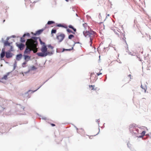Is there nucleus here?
Returning a JSON list of instances; mask_svg holds the SVG:
<instances>
[{"label": "nucleus", "instance_id": "f257e3e1", "mask_svg": "<svg viewBox=\"0 0 151 151\" xmlns=\"http://www.w3.org/2000/svg\"><path fill=\"white\" fill-rule=\"evenodd\" d=\"M41 50L42 52L37 53V54L38 56L42 57H44L47 55L51 56L53 54L54 51L49 52L47 51V46H42Z\"/></svg>", "mask_w": 151, "mask_h": 151}, {"label": "nucleus", "instance_id": "f03ea898", "mask_svg": "<svg viewBox=\"0 0 151 151\" xmlns=\"http://www.w3.org/2000/svg\"><path fill=\"white\" fill-rule=\"evenodd\" d=\"M84 35L86 37H90L89 43H92L93 38V36L96 34V32L90 29V31H84L83 32Z\"/></svg>", "mask_w": 151, "mask_h": 151}, {"label": "nucleus", "instance_id": "7ed1b4c3", "mask_svg": "<svg viewBox=\"0 0 151 151\" xmlns=\"http://www.w3.org/2000/svg\"><path fill=\"white\" fill-rule=\"evenodd\" d=\"M136 125L134 124H132L130 125L129 126V131L130 132L132 133H134L136 134V133L134 132V131H133V129H135V130L138 133H139V130L137 129H136L135 127H136Z\"/></svg>", "mask_w": 151, "mask_h": 151}, {"label": "nucleus", "instance_id": "20e7f679", "mask_svg": "<svg viewBox=\"0 0 151 151\" xmlns=\"http://www.w3.org/2000/svg\"><path fill=\"white\" fill-rule=\"evenodd\" d=\"M37 90L32 91L31 90H29L27 92L25 93L24 95V96L27 99H28L30 97L31 95L30 94L33 93L34 92L36 91Z\"/></svg>", "mask_w": 151, "mask_h": 151}, {"label": "nucleus", "instance_id": "39448f33", "mask_svg": "<svg viewBox=\"0 0 151 151\" xmlns=\"http://www.w3.org/2000/svg\"><path fill=\"white\" fill-rule=\"evenodd\" d=\"M65 37V35L64 34H61L57 36V39L59 40V42H61Z\"/></svg>", "mask_w": 151, "mask_h": 151}, {"label": "nucleus", "instance_id": "423d86ee", "mask_svg": "<svg viewBox=\"0 0 151 151\" xmlns=\"http://www.w3.org/2000/svg\"><path fill=\"white\" fill-rule=\"evenodd\" d=\"M16 46L18 47L20 50H22L24 48L25 45L24 44L20 43L18 44L17 43H16Z\"/></svg>", "mask_w": 151, "mask_h": 151}, {"label": "nucleus", "instance_id": "0eeeda50", "mask_svg": "<svg viewBox=\"0 0 151 151\" xmlns=\"http://www.w3.org/2000/svg\"><path fill=\"white\" fill-rule=\"evenodd\" d=\"M6 57L7 58H10L12 57L13 54L10 51H8L6 52Z\"/></svg>", "mask_w": 151, "mask_h": 151}, {"label": "nucleus", "instance_id": "6e6552de", "mask_svg": "<svg viewBox=\"0 0 151 151\" xmlns=\"http://www.w3.org/2000/svg\"><path fill=\"white\" fill-rule=\"evenodd\" d=\"M44 29H39L35 33H32V35L34 36H37L40 35L44 30Z\"/></svg>", "mask_w": 151, "mask_h": 151}, {"label": "nucleus", "instance_id": "1a4fd4ad", "mask_svg": "<svg viewBox=\"0 0 151 151\" xmlns=\"http://www.w3.org/2000/svg\"><path fill=\"white\" fill-rule=\"evenodd\" d=\"M23 55L22 53H19L17 54L16 57V60L20 61L22 58Z\"/></svg>", "mask_w": 151, "mask_h": 151}, {"label": "nucleus", "instance_id": "9d476101", "mask_svg": "<svg viewBox=\"0 0 151 151\" xmlns=\"http://www.w3.org/2000/svg\"><path fill=\"white\" fill-rule=\"evenodd\" d=\"M2 42L4 43V46H10L11 45V44L12 43V42H9L7 41H4V40L3 38H2L1 39Z\"/></svg>", "mask_w": 151, "mask_h": 151}, {"label": "nucleus", "instance_id": "9b49d317", "mask_svg": "<svg viewBox=\"0 0 151 151\" xmlns=\"http://www.w3.org/2000/svg\"><path fill=\"white\" fill-rule=\"evenodd\" d=\"M24 57V59L25 61L27 62L31 59V57L28 55H25L24 54L23 55Z\"/></svg>", "mask_w": 151, "mask_h": 151}, {"label": "nucleus", "instance_id": "f8f14e48", "mask_svg": "<svg viewBox=\"0 0 151 151\" xmlns=\"http://www.w3.org/2000/svg\"><path fill=\"white\" fill-rule=\"evenodd\" d=\"M6 109L4 105L0 103V113L3 111L5 109Z\"/></svg>", "mask_w": 151, "mask_h": 151}, {"label": "nucleus", "instance_id": "ddd939ff", "mask_svg": "<svg viewBox=\"0 0 151 151\" xmlns=\"http://www.w3.org/2000/svg\"><path fill=\"white\" fill-rule=\"evenodd\" d=\"M31 51V50L30 49L28 48L27 47H26L24 52V54H29L30 53Z\"/></svg>", "mask_w": 151, "mask_h": 151}, {"label": "nucleus", "instance_id": "4468645a", "mask_svg": "<svg viewBox=\"0 0 151 151\" xmlns=\"http://www.w3.org/2000/svg\"><path fill=\"white\" fill-rule=\"evenodd\" d=\"M37 69V68L35 67V66L33 65L29 69V70L30 71L32 70H36Z\"/></svg>", "mask_w": 151, "mask_h": 151}, {"label": "nucleus", "instance_id": "2eb2a0df", "mask_svg": "<svg viewBox=\"0 0 151 151\" xmlns=\"http://www.w3.org/2000/svg\"><path fill=\"white\" fill-rule=\"evenodd\" d=\"M73 49V47H72V48L70 49H66L65 48H63V50L62 51V52H63L65 51H70L72 50Z\"/></svg>", "mask_w": 151, "mask_h": 151}, {"label": "nucleus", "instance_id": "dca6fc26", "mask_svg": "<svg viewBox=\"0 0 151 151\" xmlns=\"http://www.w3.org/2000/svg\"><path fill=\"white\" fill-rule=\"evenodd\" d=\"M68 27L69 28L72 29L74 32H76V29L74 28L71 25H69L68 26Z\"/></svg>", "mask_w": 151, "mask_h": 151}, {"label": "nucleus", "instance_id": "f3484780", "mask_svg": "<svg viewBox=\"0 0 151 151\" xmlns=\"http://www.w3.org/2000/svg\"><path fill=\"white\" fill-rule=\"evenodd\" d=\"M39 41H40V44L42 45H43V46H46V45H45V42H43L41 40V39L40 38H39Z\"/></svg>", "mask_w": 151, "mask_h": 151}, {"label": "nucleus", "instance_id": "a211bd4d", "mask_svg": "<svg viewBox=\"0 0 151 151\" xmlns=\"http://www.w3.org/2000/svg\"><path fill=\"white\" fill-rule=\"evenodd\" d=\"M26 36H27L28 37H29L30 36V35L29 33H24V34L22 36L23 37H24Z\"/></svg>", "mask_w": 151, "mask_h": 151}, {"label": "nucleus", "instance_id": "6ab92c4d", "mask_svg": "<svg viewBox=\"0 0 151 151\" xmlns=\"http://www.w3.org/2000/svg\"><path fill=\"white\" fill-rule=\"evenodd\" d=\"M5 53L1 52L0 53V58L1 60H3L2 58H4V57L5 56Z\"/></svg>", "mask_w": 151, "mask_h": 151}, {"label": "nucleus", "instance_id": "aec40b11", "mask_svg": "<svg viewBox=\"0 0 151 151\" xmlns=\"http://www.w3.org/2000/svg\"><path fill=\"white\" fill-rule=\"evenodd\" d=\"M122 35L123 36V38H122V40H124V41L126 43L127 45V44L126 43V41L125 40V39H126V38L125 37V34L122 33Z\"/></svg>", "mask_w": 151, "mask_h": 151}, {"label": "nucleus", "instance_id": "412c9836", "mask_svg": "<svg viewBox=\"0 0 151 151\" xmlns=\"http://www.w3.org/2000/svg\"><path fill=\"white\" fill-rule=\"evenodd\" d=\"M55 23V22L53 21H49L47 22V24L48 25H50L52 24H54Z\"/></svg>", "mask_w": 151, "mask_h": 151}, {"label": "nucleus", "instance_id": "4be33fe9", "mask_svg": "<svg viewBox=\"0 0 151 151\" xmlns=\"http://www.w3.org/2000/svg\"><path fill=\"white\" fill-rule=\"evenodd\" d=\"M56 29H55L53 28L51 30V33L52 34H55L56 33Z\"/></svg>", "mask_w": 151, "mask_h": 151}, {"label": "nucleus", "instance_id": "5701e85b", "mask_svg": "<svg viewBox=\"0 0 151 151\" xmlns=\"http://www.w3.org/2000/svg\"><path fill=\"white\" fill-rule=\"evenodd\" d=\"M141 87L142 89L144 90L145 92H146V89H147L146 86H145V87H143V86L141 85Z\"/></svg>", "mask_w": 151, "mask_h": 151}, {"label": "nucleus", "instance_id": "b1692460", "mask_svg": "<svg viewBox=\"0 0 151 151\" xmlns=\"http://www.w3.org/2000/svg\"><path fill=\"white\" fill-rule=\"evenodd\" d=\"M7 76L6 75H4L3 77H2L1 78V79H4L5 80H6L7 79Z\"/></svg>", "mask_w": 151, "mask_h": 151}, {"label": "nucleus", "instance_id": "393cba45", "mask_svg": "<svg viewBox=\"0 0 151 151\" xmlns=\"http://www.w3.org/2000/svg\"><path fill=\"white\" fill-rule=\"evenodd\" d=\"M67 32L68 33H71L73 34H75V32H73L71 30L69 29H67Z\"/></svg>", "mask_w": 151, "mask_h": 151}, {"label": "nucleus", "instance_id": "a878e982", "mask_svg": "<svg viewBox=\"0 0 151 151\" xmlns=\"http://www.w3.org/2000/svg\"><path fill=\"white\" fill-rule=\"evenodd\" d=\"M23 38V37H21V38H20V42L22 43H24V42H25V40Z\"/></svg>", "mask_w": 151, "mask_h": 151}, {"label": "nucleus", "instance_id": "bb28decb", "mask_svg": "<svg viewBox=\"0 0 151 151\" xmlns=\"http://www.w3.org/2000/svg\"><path fill=\"white\" fill-rule=\"evenodd\" d=\"M74 37V36L72 34H70L69 35L68 38L69 39H71L72 38H73Z\"/></svg>", "mask_w": 151, "mask_h": 151}, {"label": "nucleus", "instance_id": "cd10ccee", "mask_svg": "<svg viewBox=\"0 0 151 151\" xmlns=\"http://www.w3.org/2000/svg\"><path fill=\"white\" fill-rule=\"evenodd\" d=\"M27 62L26 61H25L24 62H23L22 64V66L23 68H24L26 67V65H25L27 63Z\"/></svg>", "mask_w": 151, "mask_h": 151}, {"label": "nucleus", "instance_id": "c85d7f7f", "mask_svg": "<svg viewBox=\"0 0 151 151\" xmlns=\"http://www.w3.org/2000/svg\"><path fill=\"white\" fill-rule=\"evenodd\" d=\"M39 37H37L35 36H33L31 37V38L32 39H34L35 41H36L37 40V39L39 38Z\"/></svg>", "mask_w": 151, "mask_h": 151}, {"label": "nucleus", "instance_id": "c756f323", "mask_svg": "<svg viewBox=\"0 0 151 151\" xmlns=\"http://www.w3.org/2000/svg\"><path fill=\"white\" fill-rule=\"evenodd\" d=\"M10 49L8 50V51H10V52L12 51H13V47L12 46L10 45Z\"/></svg>", "mask_w": 151, "mask_h": 151}, {"label": "nucleus", "instance_id": "7c9ffc66", "mask_svg": "<svg viewBox=\"0 0 151 151\" xmlns=\"http://www.w3.org/2000/svg\"><path fill=\"white\" fill-rule=\"evenodd\" d=\"M47 46L49 48H50L51 49H53L54 48L52 46L51 44L48 45Z\"/></svg>", "mask_w": 151, "mask_h": 151}, {"label": "nucleus", "instance_id": "2f4dec72", "mask_svg": "<svg viewBox=\"0 0 151 151\" xmlns=\"http://www.w3.org/2000/svg\"><path fill=\"white\" fill-rule=\"evenodd\" d=\"M94 86H95L94 85H90L89 88H91V87L92 88H91V90H95L94 88Z\"/></svg>", "mask_w": 151, "mask_h": 151}, {"label": "nucleus", "instance_id": "473e14b6", "mask_svg": "<svg viewBox=\"0 0 151 151\" xmlns=\"http://www.w3.org/2000/svg\"><path fill=\"white\" fill-rule=\"evenodd\" d=\"M145 131H143L141 133V135L143 136H144L145 135Z\"/></svg>", "mask_w": 151, "mask_h": 151}, {"label": "nucleus", "instance_id": "72a5a7b5", "mask_svg": "<svg viewBox=\"0 0 151 151\" xmlns=\"http://www.w3.org/2000/svg\"><path fill=\"white\" fill-rule=\"evenodd\" d=\"M62 25H63L61 24H57L56 26L57 27H62Z\"/></svg>", "mask_w": 151, "mask_h": 151}, {"label": "nucleus", "instance_id": "f704fd0d", "mask_svg": "<svg viewBox=\"0 0 151 151\" xmlns=\"http://www.w3.org/2000/svg\"><path fill=\"white\" fill-rule=\"evenodd\" d=\"M45 83V82H43L42 84H41V85L39 86L37 89L36 90L37 91L38 90V89H39Z\"/></svg>", "mask_w": 151, "mask_h": 151}, {"label": "nucleus", "instance_id": "c9c22d12", "mask_svg": "<svg viewBox=\"0 0 151 151\" xmlns=\"http://www.w3.org/2000/svg\"><path fill=\"white\" fill-rule=\"evenodd\" d=\"M19 108H20L21 109H22L24 110V107L22 106L21 105L19 104Z\"/></svg>", "mask_w": 151, "mask_h": 151}, {"label": "nucleus", "instance_id": "e433bc0d", "mask_svg": "<svg viewBox=\"0 0 151 151\" xmlns=\"http://www.w3.org/2000/svg\"><path fill=\"white\" fill-rule=\"evenodd\" d=\"M30 71V70L29 69V70L27 72H24V73L22 72V74H23H23L24 73L25 74H26L28 73H29Z\"/></svg>", "mask_w": 151, "mask_h": 151}, {"label": "nucleus", "instance_id": "4c0bfd02", "mask_svg": "<svg viewBox=\"0 0 151 151\" xmlns=\"http://www.w3.org/2000/svg\"><path fill=\"white\" fill-rule=\"evenodd\" d=\"M83 27H84V28H86V27H87V23H85L84 24H83Z\"/></svg>", "mask_w": 151, "mask_h": 151}, {"label": "nucleus", "instance_id": "58836bf2", "mask_svg": "<svg viewBox=\"0 0 151 151\" xmlns=\"http://www.w3.org/2000/svg\"><path fill=\"white\" fill-rule=\"evenodd\" d=\"M5 49L4 48H3L2 49V51L1 52H4L5 53H6V52H5Z\"/></svg>", "mask_w": 151, "mask_h": 151}, {"label": "nucleus", "instance_id": "ea45409f", "mask_svg": "<svg viewBox=\"0 0 151 151\" xmlns=\"http://www.w3.org/2000/svg\"><path fill=\"white\" fill-rule=\"evenodd\" d=\"M62 27L64 28H66V29H67L68 28V27L67 26H66L65 25H62Z\"/></svg>", "mask_w": 151, "mask_h": 151}, {"label": "nucleus", "instance_id": "a19ab883", "mask_svg": "<svg viewBox=\"0 0 151 151\" xmlns=\"http://www.w3.org/2000/svg\"><path fill=\"white\" fill-rule=\"evenodd\" d=\"M17 62L16 61H15L14 62V66H17Z\"/></svg>", "mask_w": 151, "mask_h": 151}, {"label": "nucleus", "instance_id": "79ce46f5", "mask_svg": "<svg viewBox=\"0 0 151 151\" xmlns=\"http://www.w3.org/2000/svg\"><path fill=\"white\" fill-rule=\"evenodd\" d=\"M133 131H134V132H135V133H136V134H134H134H137V133H138H138H137V131H136L135 129H133Z\"/></svg>", "mask_w": 151, "mask_h": 151}, {"label": "nucleus", "instance_id": "37998d69", "mask_svg": "<svg viewBox=\"0 0 151 151\" xmlns=\"http://www.w3.org/2000/svg\"><path fill=\"white\" fill-rule=\"evenodd\" d=\"M42 119H43V120H46L47 119V118L45 117H43V116H42Z\"/></svg>", "mask_w": 151, "mask_h": 151}, {"label": "nucleus", "instance_id": "c03bdc74", "mask_svg": "<svg viewBox=\"0 0 151 151\" xmlns=\"http://www.w3.org/2000/svg\"><path fill=\"white\" fill-rule=\"evenodd\" d=\"M102 74V73H97V75L98 76H99Z\"/></svg>", "mask_w": 151, "mask_h": 151}, {"label": "nucleus", "instance_id": "a18cd8bd", "mask_svg": "<svg viewBox=\"0 0 151 151\" xmlns=\"http://www.w3.org/2000/svg\"><path fill=\"white\" fill-rule=\"evenodd\" d=\"M99 119H97V120H96V122H98V124L99 125Z\"/></svg>", "mask_w": 151, "mask_h": 151}, {"label": "nucleus", "instance_id": "49530a36", "mask_svg": "<svg viewBox=\"0 0 151 151\" xmlns=\"http://www.w3.org/2000/svg\"><path fill=\"white\" fill-rule=\"evenodd\" d=\"M51 124L52 127H54L55 126V124H54L52 123Z\"/></svg>", "mask_w": 151, "mask_h": 151}, {"label": "nucleus", "instance_id": "de8ad7c7", "mask_svg": "<svg viewBox=\"0 0 151 151\" xmlns=\"http://www.w3.org/2000/svg\"><path fill=\"white\" fill-rule=\"evenodd\" d=\"M143 137V136H142V135H139V136L138 137V138H142Z\"/></svg>", "mask_w": 151, "mask_h": 151}, {"label": "nucleus", "instance_id": "09e8293b", "mask_svg": "<svg viewBox=\"0 0 151 151\" xmlns=\"http://www.w3.org/2000/svg\"><path fill=\"white\" fill-rule=\"evenodd\" d=\"M99 19H100V18H101V15L100 13H99Z\"/></svg>", "mask_w": 151, "mask_h": 151}, {"label": "nucleus", "instance_id": "8fccbe9b", "mask_svg": "<svg viewBox=\"0 0 151 151\" xmlns=\"http://www.w3.org/2000/svg\"><path fill=\"white\" fill-rule=\"evenodd\" d=\"M10 38V37H8L7 38V39H6V40L5 41H8V40H9Z\"/></svg>", "mask_w": 151, "mask_h": 151}, {"label": "nucleus", "instance_id": "3c124183", "mask_svg": "<svg viewBox=\"0 0 151 151\" xmlns=\"http://www.w3.org/2000/svg\"><path fill=\"white\" fill-rule=\"evenodd\" d=\"M81 44V43H80L79 42H75V44Z\"/></svg>", "mask_w": 151, "mask_h": 151}, {"label": "nucleus", "instance_id": "603ef678", "mask_svg": "<svg viewBox=\"0 0 151 151\" xmlns=\"http://www.w3.org/2000/svg\"><path fill=\"white\" fill-rule=\"evenodd\" d=\"M11 37L13 38H15L16 37L15 35H13Z\"/></svg>", "mask_w": 151, "mask_h": 151}, {"label": "nucleus", "instance_id": "864d4df0", "mask_svg": "<svg viewBox=\"0 0 151 151\" xmlns=\"http://www.w3.org/2000/svg\"><path fill=\"white\" fill-rule=\"evenodd\" d=\"M16 67L17 66H14L13 70H14L15 69V68H16Z\"/></svg>", "mask_w": 151, "mask_h": 151}, {"label": "nucleus", "instance_id": "5fc2aeb1", "mask_svg": "<svg viewBox=\"0 0 151 151\" xmlns=\"http://www.w3.org/2000/svg\"><path fill=\"white\" fill-rule=\"evenodd\" d=\"M9 115V114H6V113H4V114H3L4 115Z\"/></svg>", "mask_w": 151, "mask_h": 151}, {"label": "nucleus", "instance_id": "6e6d98bb", "mask_svg": "<svg viewBox=\"0 0 151 151\" xmlns=\"http://www.w3.org/2000/svg\"><path fill=\"white\" fill-rule=\"evenodd\" d=\"M10 73V72L7 73V74H6V75H7L8 76L9 75V74Z\"/></svg>", "mask_w": 151, "mask_h": 151}, {"label": "nucleus", "instance_id": "4d7b16f0", "mask_svg": "<svg viewBox=\"0 0 151 151\" xmlns=\"http://www.w3.org/2000/svg\"><path fill=\"white\" fill-rule=\"evenodd\" d=\"M56 52H60V51L58 50V49H57V50H56Z\"/></svg>", "mask_w": 151, "mask_h": 151}, {"label": "nucleus", "instance_id": "13d9d810", "mask_svg": "<svg viewBox=\"0 0 151 151\" xmlns=\"http://www.w3.org/2000/svg\"><path fill=\"white\" fill-rule=\"evenodd\" d=\"M99 132H98V133L96 134V135H97L98 134H99V132H100V129H99ZM96 135H94V136H96Z\"/></svg>", "mask_w": 151, "mask_h": 151}, {"label": "nucleus", "instance_id": "bf43d9fd", "mask_svg": "<svg viewBox=\"0 0 151 151\" xmlns=\"http://www.w3.org/2000/svg\"><path fill=\"white\" fill-rule=\"evenodd\" d=\"M35 43H37V44H38V42H37V40H36V41H35Z\"/></svg>", "mask_w": 151, "mask_h": 151}, {"label": "nucleus", "instance_id": "052dcab7", "mask_svg": "<svg viewBox=\"0 0 151 151\" xmlns=\"http://www.w3.org/2000/svg\"><path fill=\"white\" fill-rule=\"evenodd\" d=\"M72 11L73 12L75 11V9L73 8H72Z\"/></svg>", "mask_w": 151, "mask_h": 151}, {"label": "nucleus", "instance_id": "680f3d73", "mask_svg": "<svg viewBox=\"0 0 151 151\" xmlns=\"http://www.w3.org/2000/svg\"><path fill=\"white\" fill-rule=\"evenodd\" d=\"M109 16V14H108L107 15V16L106 17V18H107V16Z\"/></svg>", "mask_w": 151, "mask_h": 151}, {"label": "nucleus", "instance_id": "e2e57ef3", "mask_svg": "<svg viewBox=\"0 0 151 151\" xmlns=\"http://www.w3.org/2000/svg\"><path fill=\"white\" fill-rule=\"evenodd\" d=\"M90 46L91 47H92V43H91L90 44Z\"/></svg>", "mask_w": 151, "mask_h": 151}, {"label": "nucleus", "instance_id": "0e129e2a", "mask_svg": "<svg viewBox=\"0 0 151 151\" xmlns=\"http://www.w3.org/2000/svg\"><path fill=\"white\" fill-rule=\"evenodd\" d=\"M76 128V129L77 130L78 129V128H77V127L75 126H74Z\"/></svg>", "mask_w": 151, "mask_h": 151}, {"label": "nucleus", "instance_id": "69168bd1", "mask_svg": "<svg viewBox=\"0 0 151 151\" xmlns=\"http://www.w3.org/2000/svg\"><path fill=\"white\" fill-rule=\"evenodd\" d=\"M37 1H34L33 2V3H35L36 2H37Z\"/></svg>", "mask_w": 151, "mask_h": 151}, {"label": "nucleus", "instance_id": "338daca9", "mask_svg": "<svg viewBox=\"0 0 151 151\" xmlns=\"http://www.w3.org/2000/svg\"><path fill=\"white\" fill-rule=\"evenodd\" d=\"M76 16L78 17V14L77 13H76Z\"/></svg>", "mask_w": 151, "mask_h": 151}, {"label": "nucleus", "instance_id": "774afa93", "mask_svg": "<svg viewBox=\"0 0 151 151\" xmlns=\"http://www.w3.org/2000/svg\"><path fill=\"white\" fill-rule=\"evenodd\" d=\"M75 43H74V44L73 45V47H73L75 46Z\"/></svg>", "mask_w": 151, "mask_h": 151}]
</instances>
